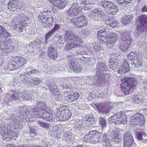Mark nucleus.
Returning <instances> with one entry per match:
<instances>
[{"instance_id":"27","label":"nucleus","mask_w":147,"mask_h":147,"mask_svg":"<svg viewBox=\"0 0 147 147\" xmlns=\"http://www.w3.org/2000/svg\"><path fill=\"white\" fill-rule=\"evenodd\" d=\"M20 4L18 1L16 0H11L8 5V8L11 11H14L19 7Z\"/></svg>"},{"instance_id":"5","label":"nucleus","mask_w":147,"mask_h":147,"mask_svg":"<svg viewBox=\"0 0 147 147\" xmlns=\"http://www.w3.org/2000/svg\"><path fill=\"white\" fill-rule=\"evenodd\" d=\"M29 20L27 16L23 14L19 15L13 18L12 19L11 23L13 28H17L18 31L22 32L24 27L27 26V21Z\"/></svg>"},{"instance_id":"28","label":"nucleus","mask_w":147,"mask_h":147,"mask_svg":"<svg viewBox=\"0 0 147 147\" xmlns=\"http://www.w3.org/2000/svg\"><path fill=\"white\" fill-rule=\"evenodd\" d=\"M129 67L127 61H125L124 63L120 67L118 70L119 74H122L127 72L129 70Z\"/></svg>"},{"instance_id":"36","label":"nucleus","mask_w":147,"mask_h":147,"mask_svg":"<svg viewBox=\"0 0 147 147\" xmlns=\"http://www.w3.org/2000/svg\"><path fill=\"white\" fill-rule=\"evenodd\" d=\"M104 22L107 25H109L113 28L116 27L118 25V23L116 21L114 20L113 18L105 20Z\"/></svg>"},{"instance_id":"38","label":"nucleus","mask_w":147,"mask_h":147,"mask_svg":"<svg viewBox=\"0 0 147 147\" xmlns=\"http://www.w3.org/2000/svg\"><path fill=\"white\" fill-rule=\"evenodd\" d=\"M35 108H30L29 109L27 112H25V110H26V108L24 107H21L19 108V113H20V114L22 115H26L27 116V118H31V117H29V115H28V114L29 113L28 111H29L30 109H34Z\"/></svg>"},{"instance_id":"32","label":"nucleus","mask_w":147,"mask_h":147,"mask_svg":"<svg viewBox=\"0 0 147 147\" xmlns=\"http://www.w3.org/2000/svg\"><path fill=\"white\" fill-rule=\"evenodd\" d=\"M19 95L21 96V98L23 100H31L32 99V97L30 95V94L29 93V92L25 91L23 92H19Z\"/></svg>"},{"instance_id":"6","label":"nucleus","mask_w":147,"mask_h":147,"mask_svg":"<svg viewBox=\"0 0 147 147\" xmlns=\"http://www.w3.org/2000/svg\"><path fill=\"white\" fill-rule=\"evenodd\" d=\"M123 32L121 34L122 37L120 40L119 47L124 51L128 49L132 42V39L129 31L126 30Z\"/></svg>"},{"instance_id":"62","label":"nucleus","mask_w":147,"mask_h":147,"mask_svg":"<svg viewBox=\"0 0 147 147\" xmlns=\"http://www.w3.org/2000/svg\"><path fill=\"white\" fill-rule=\"evenodd\" d=\"M97 138L98 140V143H100L102 142V134L101 133H97Z\"/></svg>"},{"instance_id":"24","label":"nucleus","mask_w":147,"mask_h":147,"mask_svg":"<svg viewBox=\"0 0 147 147\" xmlns=\"http://www.w3.org/2000/svg\"><path fill=\"white\" fill-rule=\"evenodd\" d=\"M109 31V30L107 29L99 30L97 32V37L98 39L105 37L109 38L110 36Z\"/></svg>"},{"instance_id":"17","label":"nucleus","mask_w":147,"mask_h":147,"mask_svg":"<svg viewBox=\"0 0 147 147\" xmlns=\"http://www.w3.org/2000/svg\"><path fill=\"white\" fill-rule=\"evenodd\" d=\"M97 111L99 113L103 114L109 112L110 109V106L108 104L101 103L96 105Z\"/></svg>"},{"instance_id":"25","label":"nucleus","mask_w":147,"mask_h":147,"mask_svg":"<svg viewBox=\"0 0 147 147\" xmlns=\"http://www.w3.org/2000/svg\"><path fill=\"white\" fill-rule=\"evenodd\" d=\"M140 129H138L136 131V138L139 140L145 143L147 142V136L141 131Z\"/></svg>"},{"instance_id":"44","label":"nucleus","mask_w":147,"mask_h":147,"mask_svg":"<svg viewBox=\"0 0 147 147\" xmlns=\"http://www.w3.org/2000/svg\"><path fill=\"white\" fill-rule=\"evenodd\" d=\"M132 99L133 102L136 104H141L142 103V99H140L137 96H134Z\"/></svg>"},{"instance_id":"56","label":"nucleus","mask_w":147,"mask_h":147,"mask_svg":"<svg viewBox=\"0 0 147 147\" xmlns=\"http://www.w3.org/2000/svg\"><path fill=\"white\" fill-rule=\"evenodd\" d=\"M75 79V77H67L66 78V79H65L64 78H63L62 79V80L63 81H65V83L67 82V81H73Z\"/></svg>"},{"instance_id":"19","label":"nucleus","mask_w":147,"mask_h":147,"mask_svg":"<svg viewBox=\"0 0 147 147\" xmlns=\"http://www.w3.org/2000/svg\"><path fill=\"white\" fill-rule=\"evenodd\" d=\"M96 0H86L85 1H81L80 0H77L76 4L77 5L81 4L84 5L82 6L86 10L90 9L92 7V5L95 3V1Z\"/></svg>"},{"instance_id":"12","label":"nucleus","mask_w":147,"mask_h":147,"mask_svg":"<svg viewBox=\"0 0 147 147\" xmlns=\"http://www.w3.org/2000/svg\"><path fill=\"white\" fill-rule=\"evenodd\" d=\"M127 58L128 60L132 61L131 64L134 65V67L136 68L142 65V57L141 55L131 52L128 55Z\"/></svg>"},{"instance_id":"7","label":"nucleus","mask_w":147,"mask_h":147,"mask_svg":"<svg viewBox=\"0 0 147 147\" xmlns=\"http://www.w3.org/2000/svg\"><path fill=\"white\" fill-rule=\"evenodd\" d=\"M138 34L147 31V16L141 15L137 19L136 24Z\"/></svg>"},{"instance_id":"23","label":"nucleus","mask_w":147,"mask_h":147,"mask_svg":"<svg viewBox=\"0 0 147 147\" xmlns=\"http://www.w3.org/2000/svg\"><path fill=\"white\" fill-rule=\"evenodd\" d=\"M48 55V57L50 59L53 60H55L58 56L56 49L52 46H50L49 48Z\"/></svg>"},{"instance_id":"40","label":"nucleus","mask_w":147,"mask_h":147,"mask_svg":"<svg viewBox=\"0 0 147 147\" xmlns=\"http://www.w3.org/2000/svg\"><path fill=\"white\" fill-rule=\"evenodd\" d=\"M20 78L22 81L27 84H30L32 82V79L31 78L26 77L24 75H21Z\"/></svg>"},{"instance_id":"10","label":"nucleus","mask_w":147,"mask_h":147,"mask_svg":"<svg viewBox=\"0 0 147 147\" xmlns=\"http://www.w3.org/2000/svg\"><path fill=\"white\" fill-rule=\"evenodd\" d=\"M99 4L109 13L114 15L118 11L117 6L111 1H102L100 2Z\"/></svg>"},{"instance_id":"8","label":"nucleus","mask_w":147,"mask_h":147,"mask_svg":"<svg viewBox=\"0 0 147 147\" xmlns=\"http://www.w3.org/2000/svg\"><path fill=\"white\" fill-rule=\"evenodd\" d=\"M109 121L110 123H114L116 124L127 123V116L123 112L111 116L109 118Z\"/></svg>"},{"instance_id":"52","label":"nucleus","mask_w":147,"mask_h":147,"mask_svg":"<svg viewBox=\"0 0 147 147\" xmlns=\"http://www.w3.org/2000/svg\"><path fill=\"white\" fill-rule=\"evenodd\" d=\"M53 17L50 16L49 18H48V19L46 20V21H47L46 24L47 26H50L51 25V27L52 26V25L51 24V23L53 21Z\"/></svg>"},{"instance_id":"37","label":"nucleus","mask_w":147,"mask_h":147,"mask_svg":"<svg viewBox=\"0 0 147 147\" xmlns=\"http://www.w3.org/2000/svg\"><path fill=\"white\" fill-rule=\"evenodd\" d=\"M114 2H117L118 5L123 7H125L128 4L131 3V0H113Z\"/></svg>"},{"instance_id":"63","label":"nucleus","mask_w":147,"mask_h":147,"mask_svg":"<svg viewBox=\"0 0 147 147\" xmlns=\"http://www.w3.org/2000/svg\"><path fill=\"white\" fill-rule=\"evenodd\" d=\"M82 33L83 34H84L86 35H87L89 33V31L88 30L86 29L83 30L82 31Z\"/></svg>"},{"instance_id":"29","label":"nucleus","mask_w":147,"mask_h":147,"mask_svg":"<svg viewBox=\"0 0 147 147\" xmlns=\"http://www.w3.org/2000/svg\"><path fill=\"white\" fill-rule=\"evenodd\" d=\"M92 79V82L94 84L97 85L99 86H101L105 82L104 80H101L100 78H99L97 75H96L93 78H91V80Z\"/></svg>"},{"instance_id":"45","label":"nucleus","mask_w":147,"mask_h":147,"mask_svg":"<svg viewBox=\"0 0 147 147\" xmlns=\"http://www.w3.org/2000/svg\"><path fill=\"white\" fill-rule=\"evenodd\" d=\"M33 82L32 83V85L31 84L30 85H29V87H31L33 86H37L40 84V80L37 78H34V79H32Z\"/></svg>"},{"instance_id":"41","label":"nucleus","mask_w":147,"mask_h":147,"mask_svg":"<svg viewBox=\"0 0 147 147\" xmlns=\"http://www.w3.org/2000/svg\"><path fill=\"white\" fill-rule=\"evenodd\" d=\"M99 125L102 129L106 127L107 122L105 119L102 117H100L99 118Z\"/></svg>"},{"instance_id":"61","label":"nucleus","mask_w":147,"mask_h":147,"mask_svg":"<svg viewBox=\"0 0 147 147\" xmlns=\"http://www.w3.org/2000/svg\"><path fill=\"white\" fill-rule=\"evenodd\" d=\"M90 136L88 134L86 135L84 137V140L85 142H88L91 143V140H90Z\"/></svg>"},{"instance_id":"46","label":"nucleus","mask_w":147,"mask_h":147,"mask_svg":"<svg viewBox=\"0 0 147 147\" xmlns=\"http://www.w3.org/2000/svg\"><path fill=\"white\" fill-rule=\"evenodd\" d=\"M54 33L51 30L49 31L45 36L46 42L49 40V39L52 36Z\"/></svg>"},{"instance_id":"1","label":"nucleus","mask_w":147,"mask_h":147,"mask_svg":"<svg viewBox=\"0 0 147 147\" xmlns=\"http://www.w3.org/2000/svg\"><path fill=\"white\" fill-rule=\"evenodd\" d=\"M46 89H49V93L52 95V97L57 100H67L71 102L78 98L79 96V93L76 92H65L63 95L61 94L60 92L57 88V85L52 80H47L45 84Z\"/></svg>"},{"instance_id":"53","label":"nucleus","mask_w":147,"mask_h":147,"mask_svg":"<svg viewBox=\"0 0 147 147\" xmlns=\"http://www.w3.org/2000/svg\"><path fill=\"white\" fill-rule=\"evenodd\" d=\"M67 57L69 58L68 61L70 63L71 62L74 61H75V59L74 57V55L72 54L69 53L67 55Z\"/></svg>"},{"instance_id":"2","label":"nucleus","mask_w":147,"mask_h":147,"mask_svg":"<svg viewBox=\"0 0 147 147\" xmlns=\"http://www.w3.org/2000/svg\"><path fill=\"white\" fill-rule=\"evenodd\" d=\"M28 112L29 117L42 118L50 121L53 120L54 116L53 112L47 107L45 102L42 101L37 102L35 109H30Z\"/></svg>"},{"instance_id":"59","label":"nucleus","mask_w":147,"mask_h":147,"mask_svg":"<svg viewBox=\"0 0 147 147\" xmlns=\"http://www.w3.org/2000/svg\"><path fill=\"white\" fill-rule=\"evenodd\" d=\"M95 134V132L93 131H90L88 134V135L90 136V140H91V143H92V140L93 139L94 135Z\"/></svg>"},{"instance_id":"54","label":"nucleus","mask_w":147,"mask_h":147,"mask_svg":"<svg viewBox=\"0 0 147 147\" xmlns=\"http://www.w3.org/2000/svg\"><path fill=\"white\" fill-rule=\"evenodd\" d=\"M50 16L49 15H43L42 14H41L38 15V17L40 19L45 20L46 21V20L48 19V18Z\"/></svg>"},{"instance_id":"20","label":"nucleus","mask_w":147,"mask_h":147,"mask_svg":"<svg viewBox=\"0 0 147 147\" xmlns=\"http://www.w3.org/2000/svg\"><path fill=\"white\" fill-rule=\"evenodd\" d=\"M109 38L110 40H108L106 42V44L108 47L111 48L113 47V44L118 39V35L116 33L112 32L110 35Z\"/></svg>"},{"instance_id":"4","label":"nucleus","mask_w":147,"mask_h":147,"mask_svg":"<svg viewBox=\"0 0 147 147\" xmlns=\"http://www.w3.org/2000/svg\"><path fill=\"white\" fill-rule=\"evenodd\" d=\"M135 78H125L121 80V92L125 95H128L133 91L136 85Z\"/></svg>"},{"instance_id":"48","label":"nucleus","mask_w":147,"mask_h":147,"mask_svg":"<svg viewBox=\"0 0 147 147\" xmlns=\"http://www.w3.org/2000/svg\"><path fill=\"white\" fill-rule=\"evenodd\" d=\"M109 62H114L117 63L119 64V58L117 56L111 57L109 61Z\"/></svg>"},{"instance_id":"22","label":"nucleus","mask_w":147,"mask_h":147,"mask_svg":"<svg viewBox=\"0 0 147 147\" xmlns=\"http://www.w3.org/2000/svg\"><path fill=\"white\" fill-rule=\"evenodd\" d=\"M51 1L54 6L59 9L64 8L67 5V2L65 0H51Z\"/></svg>"},{"instance_id":"42","label":"nucleus","mask_w":147,"mask_h":147,"mask_svg":"<svg viewBox=\"0 0 147 147\" xmlns=\"http://www.w3.org/2000/svg\"><path fill=\"white\" fill-rule=\"evenodd\" d=\"M75 129L77 131H81V129L83 127V126L82 124V122L80 121H77L75 123Z\"/></svg>"},{"instance_id":"51","label":"nucleus","mask_w":147,"mask_h":147,"mask_svg":"<svg viewBox=\"0 0 147 147\" xmlns=\"http://www.w3.org/2000/svg\"><path fill=\"white\" fill-rule=\"evenodd\" d=\"M19 118L18 117H16L15 116H13L11 118V121L14 122V123H15V125L16 124H18L19 123V121L18 119Z\"/></svg>"},{"instance_id":"50","label":"nucleus","mask_w":147,"mask_h":147,"mask_svg":"<svg viewBox=\"0 0 147 147\" xmlns=\"http://www.w3.org/2000/svg\"><path fill=\"white\" fill-rule=\"evenodd\" d=\"M37 122V124L42 127L47 128L48 127V124L45 122L40 121H38Z\"/></svg>"},{"instance_id":"30","label":"nucleus","mask_w":147,"mask_h":147,"mask_svg":"<svg viewBox=\"0 0 147 147\" xmlns=\"http://www.w3.org/2000/svg\"><path fill=\"white\" fill-rule=\"evenodd\" d=\"M19 92H15L11 91L9 93L10 95L9 100L10 102L12 101L16 100L17 99H20L21 98V96L19 95Z\"/></svg>"},{"instance_id":"39","label":"nucleus","mask_w":147,"mask_h":147,"mask_svg":"<svg viewBox=\"0 0 147 147\" xmlns=\"http://www.w3.org/2000/svg\"><path fill=\"white\" fill-rule=\"evenodd\" d=\"M107 69V66L103 64H101L100 65L98 66L96 68V73L99 74L106 70Z\"/></svg>"},{"instance_id":"15","label":"nucleus","mask_w":147,"mask_h":147,"mask_svg":"<svg viewBox=\"0 0 147 147\" xmlns=\"http://www.w3.org/2000/svg\"><path fill=\"white\" fill-rule=\"evenodd\" d=\"M71 23L73 24L77 28L85 26L87 25V21L85 16L82 15L78 18L71 19Z\"/></svg>"},{"instance_id":"57","label":"nucleus","mask_w":147,"mask_h":147,"mask_svg":"<svg viewBox=\"0 0 147 147\" xmlns=\"http://www.w3.org/2000/svg\"><path fill=\"white\" fill-rule=\"evenodd\" d=\"M60 29L59 25L57 24L55 25L53 28L51 29L54 33Z\"/></svg>"},{"instance_id":"60","label":"nucleus","mask_w":147,"mask_h":147,"mask_svg":"<svg viewBox=\"0 0 147 147\" xmlns=\"http://www.w3.org/2000/svg\"><path fill=\"white\" fill-rule=\"evenodd\" d=\"M97 134H96L95 133V134H94V135L93 139L92 140V143H96L98 142V140L97 139Z\"/></svg>"},{"instance_id":"43","label":"nucleus","mask_w":147,"mask_h":147,"mask_svg":"<svg viewBox=\"0 0 147 147\" xmlns=\"http://www.w3.org/2000/svg\"><path fill=\"white\" fill-rule=\"evenodd\" d=\"M119 66V64L114 62H109V68L113 70H116Z\"/></svg>"},{"instance_id":"33","label":"nucleus","mask_w":147,"mask_h":147,"mask_svg":"<svg viewBox=\"0 0 147 147\" xmlns=\"http://www.w3.org/2000/svg\"><path fill=\"white\" fill-rule=\"evenodd\" d=\"M113 133L112 140L116 144H119L121 141V136L118 134L117 131L116 132L113 131Z\"/></svg>"},{"instance_id":"3","label":"nucleus","mask_w":147,"mask_h":147,"mask_svg":"<svg viewBox=\"0 0 147 147\" xmlns=\"http://www.w3.org/2000/svg\"><path fill=\"white\" fill-rule=\"evenodd\" d=\"M66 33V36L68 39L66 49L69 50L77 47L80 48L83 47L82 44L83 41L80 37L73 33L69 32L67 31Z\"/></svg>"},{"instance_id":"14","label":"nucleus","mask_w":147,"mask_h":147,"mask_svg":"<svg viewBox=\"0 0 147 147\" xmlns=\"http://www.w3.org/2000/svg\"><path fill=\"white\" fill-rule=\"evenodd\" d=\"M6 125L0 124V134L3 140L8 141L12 139V132L9 129L8 126L6 127Z\"/></svg>"},{"instance_id":"49","label":"nucleus","mask_w":147,"mask_h":147,"mask_svg":"<svg viewBox=\"0 0 147 147\" xmlns=\"http://www.w3.org/2000/svg\"><path fill=\"white\" fill-rule=\"evenodd\" d=\"M94 49L97 51L102 50V48L99 43H95L93 45Z\"/></svg>"},{"instance_id":"55","label":"nucleus","mask_w":147,"mask_h":147,"mask_svg":"<svg viewBox=\"0 0 147 147\" xmlns=\"http://www.w3.org/2000/svg\"><path fill=\"white\" fill-rule=\"evenodd\" d=\"M3 32L2 33V35L4 38H7L10 36V34L7 31L5 30L4 28V30L3 31Z\"/></svg>"},{"instance_id":"47","label":"nucleus","mask_w":147,"mask_h":147,"mask_svg":"<svg viewBox=\"0 0 147 147\" xmlns=\"http://www.w3.org/2000/svg\"><path fill=\"white\" fill-rule=\"evenodd\" d=\"M65 42V40L61 37L59 38L57 42V45L59 47H61Z\"/></svg>"},{"instance_id":"16","label":"nucleus","mask_w":147,"mask_h":147,"mask_svg":"<svg viewBox=\"0 0 147 147\" xmlns=\"http://www.w3.org/2000/svg\"><path fill=\"white\" fill-rule=\"evenodd\" d=\"M123 147H130L134 143L133 138L131 135L129 133H127L123 135Z\"/></svg>"},{"instance_id":"11","label":"nucleus","mask_w":147,"mask_h":147,"mask_svg":"<svg viewBox=\"0 0 147 147\" xmlns=\"http://www.w3.org/2000/svg\"><path fill=\"white\" fill-rule=\"evenodd\" d=\"M65 107H61L59 110H57L56 115L57 119L60 121L66 120L70 117L71 114L70 112L65 108Z\"/></svg>"},{"instance_id":"64","label":"nucleus","mask_w":147,"mask_h":147,"mask_svg":"<svg viewBox=\"0 0 147 147\" xmlns=\"http://www.w3.org/2000/svg\"><path fill=\"white\" fill-rule=\"evenodd\" d=\"M99 9L98 8H95L92 10V12L93 13H97L99 11Z\"/></svg>"},{"instance_id":"26","label":"nucleus","mask_w":147,"mask_h":147,"mask_svg":"<svg viewBox=\"0 0 147 147\" xmlns=\"http://www.w3.org/2000/svg\"><path fill=\"white\" fill-rule=\"evenodd\" d=\"M70 67L71 70L76 73L80 72L82 70L81 66L78 64L76 61H74L70 63Z\"/></svg>"},{"instance_id":"35","label":"nucleus","mask_w":147,"mask_h":147,"mask_svg":"<svg viewBox=\"0 0 147 147\" xmlns=\"http://www.w3.org/2000/svg\"><path fill=\"white\" fill-rule=\"evenodd\" d=\"M104 22L107 25H109L113 28L116 27L118 25V23L116 21L114 20L113 18L105 20Z\"/></svg>"},{"instance_id":"9","label":"nucleus","mask_w":147,"mask_h":147,"mask_svg":"<svg viewBox=\"0 0 147 147\" xmlns=\"http://www.w3.org/2000/svg\"><path fill=\"white\" fill-rule=\"evenodd\" d=\"M26 62V60L23 58L17 57L14 61L9 64L6 70L10 71L18 69L24 66Z\"/></svg>"},{"instance_id":"21","label":"nucleus","mask_w":147,"mask_h":147,"mask_svg":"<svg viewBox=\"0 0 147 147\" xmlns=\"http://www.w3.org/2000/svg\"><path fill=\"white\" fill-rule=\"evenodd\" d=\"M7 42L6 41L0 42V49L4 53H7L9 52H11L14 50V47L13 46L7 45Z\"/></svg>"},{"instance_id":"18","label":"nucleus","mask_w":147,"mask_h":147,"mask_svg":"<svg viewBox=\"0 0 147 147\" xmlns=\"http://www.w3.org/2000/svg\"><path fill=\"white\" fill-rule=\"evenodd\" d=\"M76 5L74 4L68 10L67 12L68 15L72 16H75L78 15L79 13H81V8L79 7V6Z\"/></svg>"},{"instance_id":"31","label":"nucleus","mask_w":147,"mask_h":147,"mask_svg":"<svg viewBox=\"0 0 147 147\" xmlns=\"http://www.w3.org/2000/svg\"><path fill=\"white\" fill-rule=\"evenodd\" d=\"M133 21V17L131 15H125L121 20L122 23L126 25Z\"/></svg>"},{"instance_id":"58","label":"nucleus","mask_w":147,"mask_h":147,"mask_svg":"<svg viewBox=\"0 0 147 147\" xmlns=\"http://www.w3.org/2000/svg\"><path fill=\"white\" fill-rule=\"evenodd\" d=\"M76 54L77 55H83V57H85H85H84V56H83L84 55H87V52H86V51H85L84 50L81 51L80 52L79 51L77 50V51H76Z\"/></svg>"},{"instance_id":"13","label":"nucleus","mask_w":147,"mask_h":147,"mask_svg":"<svg viewBox=\"0 0 147 147\" xmlns=\"http://www.w3.org/2000/svg\"><path fill=\"white\" fill-rule=\"evenodd\" d=\"M130 123L133 125H137L140 127L144 124L145 119L143 115L140 113L135 114L130 116Z\"/></svg>"},{"instance_id":"34","label":"nucleus","mask_w":147,"mask_h":147,"mask_svg":"<svg viewBox=\"0 0 147 147\" xmlns=\"http://www.w3.org/2000/svg\"><path fill=\"white\" fill-rule=\"evenodd\" d=\"M111 142V139H109L108 136L105 134H102V141L103 145L105 147H107L108 144H110Z\"/></svg>"}]
</instances>
